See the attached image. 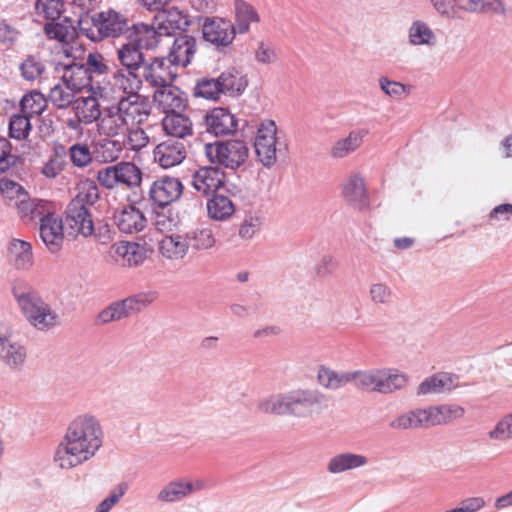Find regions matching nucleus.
Listing matches in <instances>:
<instances>
[{"label": "nucleus", "instance_id": "nucleus-54", "mask_svg": "<svg viewBox=\"0 0 512 512\" xmlns=\"http://www.w3.org/2000/svg\"><path fill=\"white\" fill-rule=\"evenodd\" d=\"M352 381H355L357 387L380 392V371L354 372Z\"/></svg>", "mask_w": 512, "mask_h": 512}, {"label": "nucleus", "instance_id": "nucleus-58", "mask_svg": "<svg viewBox=\"0 0 512 512\" xmlns=\"http://www.w3.org/2000/svg\"><path fill=\"white\" fill-rule=\"evenodd\" d=\"M122 149V144L119 141L103 140L97 148V155L103 162L109 163L120 157Z\"/></svg>", "mask_w": 512, "mask_h": 512}, {"label": "nucleus", "instance_id": "nucleus-34", "mask_svg": "<svg viewBox=\"0 0 512 512\" xmlns=\"http://www.w3.org/2000/svg\"><path fill=\"white\" fill-rule=\"evenodd\" d=\"M206 206L209 218L215 221H226L235 213V205L232 200L221 194L212 195Z\"/></svg>", "mask_w": 512, "mask_h": 512}, {"label": "nucleus", "instance_id": "nucleus-64", "mask_svg": "<svg viewBox=\"0 0 512 512\" xmlns=\"http://www.w3.org/2000/svg\"><path fill=\"white\" fill-rule=\"evenodd\" d=\"M127 490V484H119L97 507L96 512H109L115 504L123 497Z\"/></svg>", "mask_w": 512, "mask_h": 512}, {"label": "nucleus", "instance_id": "nucleus-60", "mask_svg": "<svg viewBox=\"0 0 512 512\" xmlns=\"http://www.w3.org/2000/svg\"><path fill=\"white\" fill-rule=\"evenodd\" d=\"M69 156L72 164L84 168L92 162V154L86 144H74L69 148Z\"/></svg>", "mask_w": 512, "mask_h": 512}, {"label": "nucleus", "instance_id": "nucleus-10", "mask_svg": "<svg viewBox=\"0 0 512 512\" xmlns=\"http://www.w3.org/2000/svg\"><path fill=\"white\" fill-rule=\"evenodd\" d=\"M233 24L223 18H206L202 26V35L205 41L217 46L227 47L235 38Z\"/></svg>", "mask_w": 512, "mask_h": 512}, {"label": "nucleus", "instance_id": "nucleus-51", "mask_svg": "<svg viewBox=\"0 0 512 512\" xmlns=\"http://www.w3.org/2000/svg\"><path fill=\"white\" fill-rule=\"evenodd\" d=\"M30 117L15 114L9 121V136L15 140H26L31 131Z\"/></svg>", "mask_w": 512, "mask_h": 512}, {"label": "nucleus", "instance_id": "nucleus-29", "mask_svg": "<svg viewBox=\"0 0 512 512\" xmlns=\"http://www.w3.org/2000/svg\"><path fill=\"white\" fill-rule=\"evenodd\" d=\"M235 24H233L235 32L240 34L247 33L251 24L260 22V15L254 6L244 0L234 1Z\"/></svg>", "mask_w": 512, "mask_h": 512}, {"label": "nucleus", "instance_id": "nucleus-48", "mask_svg": "<svg viewBox=\"0 0 512 512\" xmlns=\"http://www.w3.org/2000/svg\"><path fill=\"white\" fill-rule=\"evenodd\" d=\"M125 139L123 140L122 147L131 151H140L145 148L149 144V136L147 133L139 127V125H135L133 127H129V130L126 131Z\"/></svg>", "mask_w": 512, "mask_h": 512}, {"label": "nucleus", "instance_id": "nucleus-15", "mask_svg": "<svg viewBox=\"0 0 512 512\" xmlns=\"http://www.w3.org/2000/svg\"><path fill=\"white\" fill-rule=\"evenodd\" d=\"M110 254L122 266H138L147 258L146 248L135 242L118 241L110 247Z\"/></svg>", "mask_w": 512, "mask_h": 512}, {"label": "nucleus", "instance_id": "nucleus-4", "mask_svg": "<svg viewBox=\"0 0 512 512\" xmlns=\"http://www.w3.org/2000/svg\"><path fill=\"white\" fill-rule=\"evenodd\" d=\"M323 399V396L316 393L295 391L289 394L273 395L261 402L259 409L264 413L277 415L305 416L317 410Z\"/></svg>", "mask_w": 512, "mask_h": 512}, {"label": "nucleus", "instance_id": "nucleus-33", "mask_svg": "<svg viewBox=\"0 0 512 512\" xmlns=\"http://www.w3.org/2000/svg\"><path fill=\"white\" fill-rule=\"evenodd\" d=\"M48 203L40 199H31L26 194H21L20 200L15 202V208L20 218L31 221L37 217H43L47 212Z\"/></svg>", "mask_w": 512, "mask_h": 512}, {"label": "nucleus", "instance_id": "nucleus-57", "mask_svg": "<svg viewBox=\"0 0 512 512\" xmlns=\"http://www.w3.org/2000/svg\"><path fill=\"white\" fill-rule=\"evenodd\" d=\"M44 70V64L35 56H28L20 65L21 75L28 81L38 79Z\"/></svg>", "mask_w": 512, "mask_h": 512}, {"label": "nucleus", "instance_id": "nucleus-23", "mask_svg": "<svg viewBox=\"0 0 512 512\" xmlns=\"http://www.w3.org/2000/svg\"><path fill=\"white\" fill-rule=\"evenodd\" d=\"M29 322L39 330L54 327L57 321L56 314L44 303L41 298L23 311Z\"/></svg>", "mask_w": 512, "mask_h": 512}, {"label": "nucleus", "instance_id": "nucleus-27", "mask_svg": "<svg viewBox=\"0 0 512 512\" xmlns=\"http://www.w3.org/2000/svg\"><path fill=\"white\" fill-rule=\"evenodd\" d=\"M177 111L166 115L162 120L163 130L167 135L185 138L193 134V124L190 118Z\"/></svg>", "mask_w": 512, "mask_h": 512}, {"label": "nucleus", "instance_id": "nucleus-28", "mask_svg": "<svg viewBox=\"0 0 512 512\" xmlns=\"http://www.w3.org/2000/svg\"><path fill=\"white\" fill-rule=\"evenodd\" d=\"M116 57L120 63V68L138 72L144 65L145 56L141 47L134 43L128 42L120 46L116 51Z\"/></svg>", "mask_w": 512, "mask_h": 512}, {"label": "nucleus", "instance_id": "nucleus-52", "mask_svg": "<svg viewBox=\"0 0 512 512\" xmlns=\"http://www.w3.org/2000/svg\"><path fill=\"white\" fill-rule=\"evenodd\" d=\"M76 93L77 91L68 89L64 84H57L50 90L49 98L54 106L65 109L71 104L74 105Z\"/></svg>", "mask_w": 512, "mask_h": 512}, {"label": "nucleus", "instance_id": "nucleus-24", "mask_svg": "<svg viewBox=\"0 0 512 512\" xmlns=\"http://www.w3.org/2000/svg\"><path fill=\"white\" fill-rule=\"evenodd\" d=\"M10 336V328L0 325V356L9 366L18 367L24 363L26 351L18 344L9 343Z\"/></svg>", "mask_w": 512, "mask_h": 512}, {"label": "nucleus", "instance_id": "nucleus-61", "mask_svg": "<svg viewBox=\"0 0 512 512\" xmlns=\"http://www.w3.org/2000/svg\"><path fill=\"white\" fill-rule=\"evenodd\" d=\"M0 192L12 207L17 200H20L21 194L27 193L20 184L9 179L0 180Z\"/></svg>", "mask_w": 512, "mask_h": 512}, {"label": "nucleus", "instance_id": "nucleus-40", "mask_svg": "<svg viewBox=\"0 0 512 512\" xmlns=\"http://www.w3.org/2000/svg\"><path fill=\"white\" fill-rule=\"evenodd\" d=\"M10 254L17 269L25 270L33 264L32 247L26 241L14 239L10 245Z\"/></svg>", "mask_w": 512, "mask_h": 512}, {"label": "nucleus", "instance_id": "nucleus-45", "mask_svg": "<svg viewBox=\"0 0 512 512\" xmlns=\"http://www.w3.org/2000/svg\"><path fill=\"white\" fill-rule=\"evenodd\" d=\"M35 13L38 19L59 20L64 13L63 0H37L35 3Z\"/></svg>", "mask_w": 512, "mask_h": 512}, {"label": "nucleus", "instance_id": "nucleus-31", "mask_svg": "<svg viewBox=\"0 0 512 512\" xmlns=\"http://www.w3.org/2000/svg\"><path fill=\"white\" fill-rule=\"evenodd\" d=\"M427 408H419L399 415L389 426L395 430L430 428Z\"/></svg>", "mask_w": 512, "mask_h": 512}, {"label": "nucleus", "instance_id": "nucleus-35", "mask_svg": "<svg viewBox=\"0 0 512 512\" xmlns=\"http://www.w3.org/2000/svg\"><path fill=\"white\" fill-rule=\"evenodd\" d=\"M454 387V378L445 372L436 373L424 379L417 388L418 395L437 394L451 390Z\"/></svg>", "mask_w": 512, "mask_h": 512}, {"label": "nucleus", "instance_id": "nucleus-22", "mask_svg": "<svg viewBox=\"0 0 512 512\" xmlns=\"http://www.w3.org/2000/svg\"><path fill=\"white\" fill-rule=\"evenodd\" d=\"M208 130L216 136H225L233 133L237 128L235 116L225 108H214L206 116Z\"/></svg>", "mask_w": 512, "mask_h": 512}, {"label": "nucleus", "instance_id": "nucleus-53", "mask_svg": "<svg viewBox=\"0 0 512 512\" xmlns=\"http://www.w3.org/2000/svg\"><path fill=\"white\" fill-rule=\"evenodd\" d=\"M145 306V302L137 297H129L123 301L116 302L109 306L115 314L117 320L129 316L130 314L140 311Z\"/></svg>", "mask_w": 512, "mask_h": 512}, {"label": "nucleus", "instance_id": "nucleus-9", "mask_svg": "<svg viewBox=\"0 0 512 512\" xmlns=\"http://www.w3.org/2000/svg\"><path fill=\"white\" fill-rule=\"evenodd\" d=\"M277 126L273 120H265L259 125L254 147L258 160L266 167L272 166L277 159Z\"/></svg>", "mask_w": 512, "mask_h": 512}, {"label": "nucleus", "instance_id": "nucleus-47", "mask_svg": "<svg viewBox=\"0 0 512 512\" xmlns=\"http://www.w3.org/2000/svg\"><path fill=\"white\" fill-rule=\"evenodd\" d=\"M186 237L189 243V247L198 251L210 249L216 243V239L210 228L196 229L190 233H187Z\"/></svg>", "mask_w": 512, "mask_h": 512}, {"label": "nucleus", "instance_id": "nucleus-13", "mask_svg": "<svg viewBox=\"0 0 512 512\" xmlns=\"http://www.w3.org/2000/svg\"><path fill=\"white\" fill-rule=\"evenodd\" d=\"M183 192L181 181L174 177H162L153 182L149 190L151 200L160 207L178 200Z\"/></svg>", "mask_w": 512, "mask_h": 512}, {"label": "nucleus", "instance_id": "nucleus-38", "mask_svg": "<svg viewBox=\"0 0 512 512\" xmlns=\"http://www.w3.org/2000/svg\"><path fill=\"white\" fill-rule=\"evenodd\" d=\"M77 194L70 201L73 204L88 208L94 205L99 199V189L97 184L91 179L81 180L77 184Z\"/></svg>", "mask_w": 512, "mask_h": 512}, {"label": "nucleus", "instance_id": "nucleus-55", "mask_svg": "<svg viewBox=\"0 0 512 512\" xmlns=\"http://www.w3.org/2000/svg\"><path fill=\"white\" fill-rule=\"evenodd\" d=\"M492 441H507L512 439V412L503 416L488 432Z\"/></svg>", "mask_w": 512, "mask_h": 512}, {"label": "nucleus", "instance_id": "nucleus-59", "mask_svg": "<svg viewBox=\"0 0 512 512\" xmlns=\"http://www.w3.org/2000/svg\"><path fill=\"white\" fill-rule=\"evenodd\" d=\"M380 392L391 393L397 389L402 388L406 384V377L404 374L387 373L380 371Z\"/></svg>", "mask_w": 512, "mask_h": 512}, {"label": "nucleus", "instance_id": "nucleus-8", "mask_svg": "<svg viewBox=\"0 0 512 512\" xmlns=\"http://www.w3.org/2000/svg\"><path fill=\"white\" fill-rule=\"evenodd\" d=\"M97 180L106 189H114L120 185L134 188L142 182V171L134 163L120 162L100 169Z\"/></svg>", "mask_w": 512, "mask_h": 512}, {"label": "nucleus", "instance_id": "nucleus-50", "mask_svg": "<svg viewBox=\"0 0 512 512\" xmlns=\"http://www.w3.org/2000/svg\"><path fill=\"white\" fill-rule=\"evenodd\" d=\"M193 491V485L190 482H171L158 495L162 501L173 502L190 494Z\"/></svg>", "mask_w": 512, "mask_h": 512}, {"label": "nucleus", "instance_id": "nucleus-20", "mask_svg": "<svg viewBox=\"0 0 512 512\" xmlns=\"http://www.w3.org/2000/svg\"><path fill=\"white\" fill-rule=\"evenodd\" d=\"M62 82L68 89L80 92L85 88H90L95 92V87L92 84V75L86 69L85 64L70 63L62 65Z\"/></svg>", "mask_w": 512, "mask_h": 512}, {"label": "nucleus", "instance_id": "nucleus-25", "mask_svg": "<svg viewBox=\"0 0 512 512\" xmlns=\"http://www.w3.org/2000/svg\"><path fill=\"white\" fill-rule=\"evenodd\" d=\"M75 22L68 16H60L59 20H50L44 25V33L49 39L68 42L75 38Z\"/></svg>", "mask_w": 512, "mask_h": 512}, {"label": "nucleus", "instance_id": "nucleus-7", "mask_svg": "<svg viewBox=\"0 0 512 512\" xmlns=\"http://www.w3.org/2000/svg\"><path fill=\"white\" fill-rule=\"evenodd\" d=\"M143 80L138 72L117 68L107 81V88L110 93L117 96L119 100H127L131 103L149 105L147 99L140 95Z\"/></svg>", "mask_w": 512, "mask_h": 512}, {"label": "nucleus", "instance_id": "nucleus-43", "mask_svg": "<svg viewBox=\"0 0 512 512\" xmlns=\"http://www.w3.org/2000/svg\"><path fill=\"white\" fill-rule=\"evenodd\" d=\"M319 383L328 389H338L353 379L350 372L338 373L332 369L321 367L317 375Z\"/></svg>", "mask_w": 512, "mask_h": 512}, {"label": "nucleus", "instance_id": "nucleus-5", "mask_svg": "<svg viewBox=\"0 0 512 512\" xmlns=\"http://www.w3.org/2000/svg\"><path fill=\"white\" fill-rule=\"evenodd\" d=\"M189 15L177 7L161 9L154 16L151 27L145 31V47L154 49L161 43V37L172 36L177 31H185L190 25Z\"/></svg>", "mask_w": 512, "mask_h": 512}, {"label": "nucleus", "instance_id": "nucleus-32", "mask_svg": "<svg viewBox=\"0 0 512 512\" xmlns=\"http://www.w3.org/2000/svg\"><path fill=\"white\" fill-rule=\"evenodd\" d=\"M73 108L78 121L84 124H91L94 121L99 122L103 114L99 101L92 96L76 99Z\"/></svg>", "mask_w": 512, "mask_h": 512}, {"label": "nucleus", "instance_id": "nucleus-30", "mask_svg": "<svg viewBox=\"0 0 512 512\" xmlns=\"http://www.w3.org/2000/svg\"><path fill=\"white\" fill-rule=\"evenodd\" d=\"M188 250L189 243L186 235H167L159 242V251L161 255L170 260H179L184 258Z\"/></svg>", "mask_w": 512, "mask_h": 512}, {"label": "nucleus", "instance_id": "nucleus-36", "mask_svg": "<svg viewBox=\"0 0 512 512\" xmlns=\"http://www.w3.org/2000/svg\"><path fill=\"white\" fill-rule=\"evenodd\" d=\"M342 195L347 202L356 206H363L367 198L364 179L359 175L350 176L343 183Z\"/></svg>", "mask_w": 512, "mask_h": 512}, {"label": "nucleus", "instance_id": "nucleus-49", "mask_svg": "<svg viewBox=\"0 0 512 512\" xmlns=\"http://www.w3.org/2000/svg\"><path fill=\"white\" fill-rule=\"evenodd\" d=\"M12 292L22 311L40 298L31 286L20 280L13 283Z\"/></svg>", "mask_w": 512, "mask_h": 512}, {"label": "nucleus", "instance_id": "nucleus-62", "mask_svg": "<svg viewBox=\"0 0 512 512\" xmlns=\"http://www.w3.org/2000/svg\"><path fill=\"white\" fill-rule=\"evenodd\" d=\"M85 66L86 69L89 71L90 75L92 73L104 75L107 74L109 71L107 60L99 52L89 53L87 55Z\"/></svg>", "mask_w": 512, "mask_h": 512}, {"label": "nucleus", "instance_id": "nucleus-39", "mask_svg": "<svg viewBox=\"0 0 512 512\" xmlns=\"http://www.w3.org/2000/svg\"><path fill=\"white\" fill-rule=\"evenodd\" d=\"M456 7L467 12L504 13L503 0H455Z\"/></svg>", "mask_w": 512, "mask_h": 512}, {"label": "nucleus", "instance_id": "nucleus-26", "mask_svg": "<svg viewBox=\"0 0 512 512\" xmlns=\"http://www.w3.org/2000/svg\"><path fill=\"white\" fill-rule=\"evenodd\" d=\"M430 427L445 425L463 417L465 410L457 404H443L427 407Z\"/></svg>", "mask_w": 512, "mask_h": 512}, {"label": "nucleus", "instance_id": "nucleus-14", "mask_svg": "<svg viewBox=\"0 0 512 512\" xmlns=\"http://www.w3.org/2000/svg\"><path fill=\"white\" fill-rule=\"evenodd\" d=\"M153 100L159 110L166 115L183 111L187 105V98L179 88L172 83L155 90Z\"/></svg>", "mask_w": 512, "mask_h": 512}, {"label": "nucleus", "instance_id": "nucleus-2", "mask_svg": "<svg viewBox=\"0 0 512 512\" xmlns=\"http://www.w3.org/2000/svg\"><path fill=\"white\" fill-rule=\"evenodd\" d=\"M150 115V106L119 100L117 104L104 109L97 123L100 134L116 137L125 134L129 127L141 125Z\"/></svg>", "mask_w": 512, "mask_h": 512}, {"label": "nucleus", "instance_id": "nucleus-17", "mask_svg": "<svg viewBox=\"0 0 512 512\" xmlns=\"http://www.w3.org/2000/svg\"><path fill=\"white\" fill-rule=\"evenodd\" d=\"M40 237L51 252H58L64 241L62 219L53 213L47 212L41 218Z\"/></svg>", "mask_w": 512, "mask_h": 512}, {"label": "nucleus", "instance_id": "nucleus-37", "mask_svg": "<svg viewBox=\"0 0 512 512\" xmlns=\"http://www.w3.org/2000/svg\"><path fill=\"white\" fill-rule=\"evenodd\" d=\"M366 135L364 130L351 131L344 139L338 140L331 149V155L334 158H344L350 153L356 151L363 143Z\"/></svg>", "mask_w": 512, "mask_h": 512}, {"label": "nucleus", "instance_id": "nucleus-18", "mask_svg": "<svg viewBox=\"0 0 512 512\" xmlns=\"http://www.w3.org/2000/svg\"><path fill=\"white\" fill-rule=\"evenodd\" d=\"M114 222L120 231L132 234L142 231L147 220L144 213L135 204H125L115 211Z\"/></svg>", "mask_w": 512, "mask_h": 512}, {"label": "nucleus", "instance_id": "nucleus-19", "mask_svg": "<svg viewBox=\"0 0 512 512\" xmlns=\"http://www.w3.org/2000/svg\"><path fill=\"white\" fill-rule=\"evenodd\" d=\"M153 155L156 163L162 168L168 169L181 164L186 158L187 152L183 143L166 140L154 148Z\"/></svg>", "mask_w": 512, "mask_h": 512}, {"label": "nucleus", "instance_id": "nucleus-16", "mask_svg": "<svg viewBox=\"0 0 512 512\" xmlns=\"http://www.w3.org/2000/svg\"><path fill=\"white\" fill-rule=\"evenodd\" d=\"M197 52V40L188 34L179 35L169 50L168 62L177 69L178 66L187 67Z\"/></svg>", "mask_w": 512, "mask_h": 512}, {"label": "nucleus", "instance_id": "nucleus-42", "mask_svg": "<svg viewBox=\"0 0 512 512\" xmlns=\"http://www.w3.org/2000/svg\"><path fill=\"white\" fill-rule=\"evenodd\" d=\"M409 42L414 46H432L436 42V36L427 23L416 20L408 31Z\"/></svg>", "mask_w": 512, "mask_h": 512}, {"label": "nucleus", "instance_id": "nucleus-44", "mask_svg": "<svg viewBox=\"0 0 512 512\" xmlns=\"http://www.w3.org/2000/svg\"><path fill=\"white\" fill-rule=\"evenodd\" d=\"M221 92L241 93L247 86L246 78L236 69H228L219 77Z\"/></svg>", "mask_w": 512, "mask_h": 512}, {"label": "nucleus", "instance_id": "nucleus-21", "mask_svg": "<svg viewBox=\"0 0 512 512\" xmlns=\"http://www.w3.org/2000/svg\"><path fill=\"white\" fill-rule=\"evenodd\" d=\"M66 220L70 228L77 234L88 237L94 232V224L89 209L69 203L66 209Z\"/></svg>", "mask_w": 512, "mask_h": 512}, {"label": "nucleus", "instance_id": "nucleus-6", "mask_svg": "<svg viewBox=\"0 0 512 512\" xmlns=\"http://www.w3.org/2000/svg\"><path fill=\"white\" fill-rule=\"evenodd\" d=\"M249 147L243 140L230 139L207 143L204 154L210 163L235 170L242 166L249 157Z\"/></svg>", "mask_w": 512, "mask_h": 512}, {"label": "nucleus", "instance_id": "nucleus-56", "mask_svg": "<svg viewBox=\"0 0 512 512\" xmlns=\"http://www.w3.org/2000/svg\"><path fill=\"white\" fill-rule=\"evenodd\" d=\"M195 90V95L208 100H217L222 93L219 78H203L198 81Z\"/></svg>", "mask_w": 512, "mask_h": 512}, {"label": "nucleus", "instance_id": "nucleus-46", "mask_svg": "<svg viewBox=\"0 0 512 512\" xmlns=\"http://www.w3.org/2000/svg\"><path fill=\"white\" fill-rule=\"evenodd\" d=\"M46 108L47 100L45 96L38 91L27 93L21 100V110L29 117L40 116Z\"/></svg>", "mask_w": 512, "mask_h": 512}, {"label": "nucleus", "instance_id": "nucleus-1", "mask_svg": "<svg viewBox=\"0 0 512 512\" xmlns=\"http://www.w3.org/2000/svg\"><path fill=\"white\" fill-rule=\"evenodd\" d=\"M103 444V431L98 420L84 415L74 419L55 454V464L65 470L92 459Z\"/></svg>", "mask_w": 512, "mask_h": 512}, {"label": "nucleus", "instance_id": "nucleus-11", "mask_svg": "<svg viewBox=\"0 0 512 512\" xmlns=\"http://www.w3.org/2000/svg\"><path fill=\"white\" fill-rule=\"evenodd\" d=\"M176 76L177 69L168 62L167 58L156 57L144 65L143 78L155 90L173 83Z\"/></svg>", "mask_w": 512, "mask_h": 512}, {"label": "nucleus", "instance_id": "nucleus-3", "mask_svg": "<svg viewBox=\"0 0 512 512\" xmlns=\"http://www.w3.org/2000/svg\"><path fill=\"white\" fill-rule=\"evenodd\" d=\"M80 32L93 42L116 38L128 31L127 16L113 8L86 14L77 20Z\"/></svg>", "mask_w": 512, "mask_h": 512}, {"label": "nucleus", "instance_id": "nucleus-41", "mask_svg": "<svg viewBox=\"0 0 512 512\" xmlns=\"http://www.w3.org/2000/svg\"><path fill=\"white\" fill-rule=\"evenodd\" d=\"M367 463V459L363 455L353 453H343L333 457L329 464L328 470L331 473H341L349 469L363 466Z\"/></svg>", "mask_w": 512, "mask_h": 512}, {"label": "nucleus", "instance_id": "nucleus-63", "mask_svg": "<svg viewBox=\"0 0 512 512\" xmlns=\"http://www.w3.org/2000/svg\"><path fill=\"white\" fill-rule=\"evenodd\" d=\"M380 87L383 90V92L390 97L401 99L409 94V87L405 86L404 84L396 81L388 80L385 77H382L379 80Z\"/></svg>", "mask_w": 512, "mask_h": 512}, {"label": "nucleus", "instance_id": "nucleus-12", "mask_svg": "<svg viewBox=\"0 0 512 512\" xmlns=\"http://www.w3.org/2000/svg\"><path fill=\"white\" fill-rule=\"evenodd\" d=\"M225 183V172L216 166L202 167L194 173L192 178L193 187L205 196L216 194Z\"/></svg>", "mask_w": 512, "mask_h": 512}]
</instances>
